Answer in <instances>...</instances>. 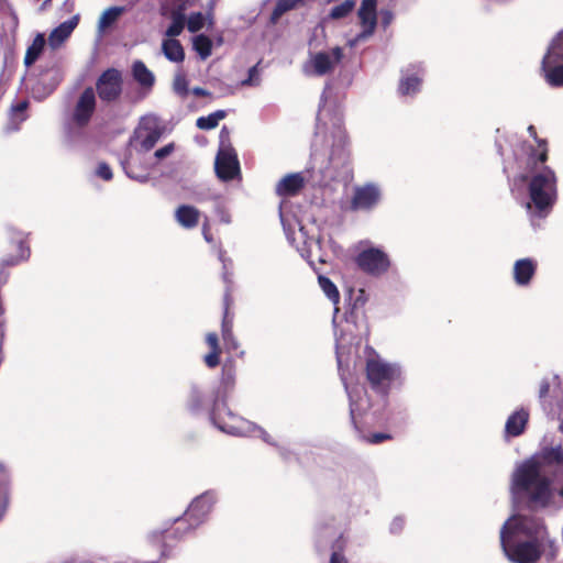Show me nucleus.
Returning a JSON list of instances; mask_svg holds the SVG:
<instances>
[{
	"label": "nucleus",
	"instance_id": "f257e3e1",
	"mask_svg": "<svg viewBox=\"0 0 563 563\" xmlns=\"http://www.w3.org/2000/svg\"><path fill=\"white\" fill-rule=\"evenodd\" d=\"M563 432V424L560 426ZM563 465L561 445L543 448L529 460L519 464L511 476V494L516 501H526L533 508L555 504V492L550 486L548 473L552 467ZM563 499V487L558 492Z\"/></svg>",
	"mask_w": 563,
	"mask_h": 563
},
{
	"label": "nucleus",
	"instance_id": "f03ea898",
	"mask_svg": "<svg viewBox=\"0 0 563 563\" xmlns=\"http://www.w3.org/2000/svg\"><path fill=\"white\" fill-rule=\"evenodd\" d=\"M545 529L534 517L516 515L510 517L500 530V544L509 561L534 563L540 558V541Z\"/></svg>",
	"mask_w": 563,
	"mask_h": 563
},
{
	"label": "nucleus",
	"instance_id": "7ed1b4c3",
	"mask_svg": "<svg viewBox=\"0 0 563 563\" xmlns=\"http://www.w3.org/2000/svg\"><path fill=\"white\" fill-rule=\"evenodd\" d=\"M316 136H322L324 142L332 140L333 148L330 154V163L339 167L346 162L347 154L344 148L345 134L343 130L342 112L338 107L327 106L324 96L321 98V104L317 115Z\"/></svg>",
	"mask_w": 563,
	"mask_h": 563
},
{
	"label": "nucleus",
	"instance_id": "20e7f679",
	"mask_svg": "<svg viewBox=\"0 0 563 563\" xmlns=\"http://www.w3.org/2000/svg\"><path fill=\"white\" fill-rule=\"evenodd\" d=\"M530 200L526 203L532 216L545 217L558 198V178L548 166L536 168L528 180Z\"/></svg>",
	"mask_w": 563,
	"mask_h": 563
},
{
	"label": "nucleus",
	"instance_id": "39448f33",
	"mask_svg": "<svg viewBox=\"0 0 563 563\" xmlns=\"http://www.w3.org/2000/svg\"><path fill=\"white\" fill-rule=\"evenodd\" d=\"M210 421L227 434L260 438L264 442L275 445L273 438L262 427L235 416L223 401H213Z\"/></svg>",
	"mask_w": 563,
	"mask_h": 563
},
{
	"label": "nucleus",
	"instance_id": "423d86ee",
	"mask_svg": "<svg viewBox=\"0 0 563 563\" xmlns=\"http://www.w3.org/2000/svg\"><path fill=\"white\" fill-rule=\"evenodd\" d=\"M401 367L389 363L372 351L366 360V376L371 385L379 390H386L389 385L401 378Z\"/></svg>",
	"mask_w": 563,
	"mask_h": 563
},
{
	"label": "nucleus",
	"instance_id": "0eeeda50",
	"mask_svg": "<svg viewBox=\"0 0 563 563\" xmlns=\"http://www.w3.org/2000/svg\"><path fill=\"white\" fill-rule=\"evenodd\" d=\"M541 70L550 86H563V29L550 42L542 58Z\"/></svg>",
	"mask_w": 563,
	"mask_h": 563
},
{
	"label": "nucleus",
	"instance_id": "6e6552de",
	"mask_svg": "<svg viewBox=\"0 0 563 563\" xmlns=\"http://www.w3.org/2000/svg\"><path fill=\"white\" fill-rule=\"evenodd\" d=\"M343 58V49L335 46L329 51L310 53L302 65V73L308 77H322L331 74Z\"/></svg>",
	"mask_w": 563,
	"mask_h": 563
},
{
	"label": "nucleus",
	"instance_id": "1a4fd4ad",
	"mask_svg": "<svg viewBox=\"0 0 563 563\" xmlns=\"http://www.w3.org/2000/svg\"><path fill=\"white\" fill-rule=\"evenodd\" d=\"M228 136L229 131L223 126L220 132V148L214 162L217 176L224 181L231 180L240 174V164L235 151L224 141Z\"/></svg>",
	"mask_w": 563,
	"mask_h": 563
},
{
	"label": "nucleus",
	"instance_id": "9d476101",
	"mask_svg": "<svg viewBox=\"0 0 563 563\" xmlns=\"http://www.w3.org/2000/svg\"><path fill=\"white\" fill-rule=\"evenodd\" d=\"M163 134V128L157 117L148 114L140 120L131 139V145L137 151H150L158 142Z\"/></svg>",
	"mask_w": 563,
	"mask_h": 563
},
{
	"label": "nucleus",
	"instance_id": "9b49d317",
	"mask_svg": "<svg viewBox=\"0 0 563 563\" xmlns=\"http://www.w3.org/2000/svg\"><path fill=\"white\" fill-rule=\"evenodd\" d=\"M280 221L287 236V240L303 255L310 253L312 247H319L320 240L314 235H309L306 227L298 220L290 221L285 213L280 212Z\"/></svg>",
	"mask_w": 563,
	"mask_h": 563
},
{
	"label": "nucleus",
	"instance_id": "f8f14e48",
	"mask_svg": "<svg viewBox=\"0 0 563 563\" xmlns=\"http://www.w3.org/2000/svg\"><path fill=\"white\" fill-rule=\"evenodd\" d=\"M217 500V493L214 490H207L190 503L186 510L189 530L196 529L207 520Z\"/></svg>",
	"mask_w": 563,
	"mask_h": 563
},
{
	"label": "nucleus",
	"instance_id": "ddd939ff",
	"mask_svg": "<svg viewBox=\"0 0 563 563\" xmlns=\"http://www.w3.org/2000/svg\"><path fill=\"white\" fill-rule=\"evenodd\" d=\"M355 263L360 269L372 276L384 275L390 266L388 255L378 247L363 250L357 254Z\"/></svg>",
	"mask_w": 563,
	"mask_h": 563
},
{
	"label": "nucleus",
	"instance_id": "4468645a",
	"mask_svg": "<svg viewBox=\"0 0 563 563\" xmlns=\"http://www.w3.org/2000/svg\"><path fill=\"white\" fill-rule=\"evenodd\" d=\"M97 99L93 88H86L77 98L71 115L70 125L76 129L86 128L96 110Z\"/></svg>",
	"mask_w": 563,
	"mask_h": 563
},
{
	"label": "nucleus",
	"instance_id": "2eb2a0df",
	"mask_svg": "<svg viewBox=\"0 0 563 563\" xmlns=\"http://www.w3.org/2000/svg\"><path fill=\"white\" fill-rule=\"evenodd\" d=\"M376 7L377 0L362 1L357 12L362 26V32L357 34V36L354 40L350 41V46H354L358 42L365 41L374 34L377 24Z\"/></svg>",
	"mask_w": 563,
	"mask_h": 563
},
{
	"label": "nucleus",
	"instance_id": "dca6fc26",
	"mask_svg": "<svg viewBox=\"0 0 563 563\" xmlns=\"http://www.w3.org/2000/svg\"><path fill=\"white\" fill-rule=\"evenodd\" d=\"M96 88L103 101H113L119 98L122 91V77L118 69H107L98 78Z\"/></svg>",
	"mask_w": 563,
	"mask_h": 563
},
{
	"label": "nucleus",
	"instance_id": "f3484780",
	"mask_svg": "<svg viewBox=\"0 0 563 563\" xmlns=\"http://www.w3.org/2000/svg\"><path fill=\"white\" fill-rule=\"evenodd\" d=\"M382 190L376 184L368 183L354 188L351 208L353 210L368 211L376 207L380 200Z\"/></svg>",
	"mask_w": 563,
	"mask_h": 563
},
{
	"label": "nucleus",
	"instance_id": "a211bd4d",
	"mask_svg": "<svg viewBox=\"0 0 563 563\" xmlns=\"http://www.w3.org/2000/svg\"><path fill=\"white\" fill-rule=\"evenodd\" d=\"M344 385L350 398L351 419L355 428H358L361 418L366 416L371 408L369 400L363 387L358 386L350 390L346 383H344Z\"/></svg>",
	"mask_w": 563,
	"mask_h": 563
},
{
	"label": "nucleus",
	"instance_id": "6ab92c4d",
	"mask_svg": "<svg viewBox=\"0 0 563 563\" xmlns=\"http://www.w3.org/2000/svg\"><path fill=\"white\" fill-rule=\"evenodd\" d=\"M538 262L531 257L520 258L514 263L512 277L519 287H528L537 272Z\"/></svg>",
	"mask_w": 563,
	"mask_h": 563
},
{
	"label": "nucleus",
	"instance_id": "aec40b11",
	"mask_svg": "<svg viewBox=\"0 0 563 563\" xmlns=\"http://www.w3.org/2000/svg\"><path fill=\"white\" fill-rule=\"evenodd\" d=\"M79 22V16L74 15L69 20L60 23L48 35V45L51 48L56 49L70 36Z\"/></svg>",
	"mask_w": 563,
	"mask_h": 563
},
{
	"label": "nucleus",
	"instance_id": "412c9836",
	"mask_svg": "<svg viewBox=\"0 0 563 563\" xmlns=\"http://www.w3.org/2000/svg\"><path fill=\"white\" fill-rule=\"evenodd\" d=\"M421 76L417 67L407 68L402 71L398 91L401 96H413L420 90Z\"/></svg>",
	"mask_w": 563,
	"mask_h": 563
},
{
	"label": "nucleus",
	"instance_id": "4be33fe9",
	"mask_svg": "<svg viewBox=\"0 0 563 563\" xmlns=\"http://www.w3.org/2000/svg\"><path fill=\"white\" fill-rule=\"evenodd\" d=\"M529 421V411L526 408L515 410L507 419L505 433L507 437H518L523 433Z\"/></svg>",
	"mask_w": 563,
	"mask_h": 563
},
{
	"label": "nucleus",
	"instance_id": "5701e85b",
	"mask_svg": "<svg viewBox=\"0 0 563 563\" xmlns=\"http://www.w3.org/2000/svg\"><path fill=\"white\" fill-rule=\"evenodd\" d=\"M200 211L189 205H181L175 211V219L185 229H192L199 222Z\"/></svg>",
	"mask_w": 563,
	"mask_h": 563
},
{
	"label": "nucleus",
	"instance_id": "b1692460",
	"mask_svg": "<svg viewBox=\"0 0 563 563\" xmlns=\"http://www.w3.org/2000/svg\"><path fill=\"white\" fill-rule=\"evenodd\" d=\"M302 186L303 177L301 174H289L278 181L276 192L279 196H292L297 194Z\"/></svg>",
	"mask_w": 563,
	"mask_h": 563
},
{
	"label": "nucleus",
	"instance_id": "393cba45",
	"mask_svg": "<svg viewBox=\"0 0 563 563\" xmlns=\"http://www.w3.org/2000/svg\"><path fill=\"white\" fill-rule=\"evenodd\" d=\"M199 0H169L163 7L166 16H180L186 19V12L198 4Z\"/></svg>",
	"mask_w": 563,
	"mask_h": 563
},
{
	"label": "nucleus",
	"instance_id": "a878e982",
	"mask_svg": "<svg viewBox=\"0 0 563 563\" xmlns=\"http://www.w3.org/2000/svg\"><path fill=\"white\" fill-rule=\"evenodd\" d=\"M162 52L169 62L183 63L185 59L184 48L176 38H164L162 42Z\"/></svg>",
	"mask_w": 563,
	"mask_h": 563
},
{
	"label": "nucleus",
	"instance_id": "bb28decb",
	"mask_svg": "<svg viewBox=\"0 0 563 563\" xmlns=\"http://www.w3.org/2000/svg\"><path fill=\"white\" fill-rule=\"evenodd\" d=\"M132 74L134 79L144 88H152L155 82L154 74L146 67V65L136 60L132 66Z\"/></svg>",
	"mask_w": 563,
	"mask_h": 563
},
{
	"label": "nucleus",
	"instance_id": "cd10ccee",
	"mask_svg": "<svg viewBox=\"0 0 563 563\" xmlns=\"http://www.w3.org/2000/svg\"><path fill=\"white\" fill-rule=\"evenodd\" d=\"M307 1L308 0H277L269 18L271 23L276 24L285 13L305 5Z\"/></svg>",
	"mask_w": 563,
	"mask_h": 563
},
{
	"label": "nucleus",
	"instance_id": "c85d7f7f",
	"mask_svg": "<svg viewBox=\"0 0 563 563\" xmlns=\"http://www.w3.org/2000/svg\"><path fill=\"white\" fill-rule=\"evenodd\" d=\"M206 342L210 347V352L205 356V363L209 368H214L220 363L221 349L217 333L210 332L206 335Z\"/></svg>",
	"mask_w": 563,
	"mask_h": 563
},
{
	"label": "nucleus",
	"instance_id": "c756f323",
	"mask_svg": "<svg viewBox=\"0 0 563 563\" xmlns=\"http://www.w3.org/2000/svg\"><path fill=\"white\" fill-rule=\"evenodd\" d=\"M209 397L205 395L199 388L192 387L187 398V409L197 415L205 410L206 404L209 401Z\"/></svg>",
	"mask_w": 563,
	"mask_h": 563
},
{
	"label": "nucleus",
	"instance_id": "7c9ffc66",
	"mask_svg": "<svg viewBox=\"0 0 563 563\" xmlns=\"http://www.w3.org/2000/svg\"><path fill=\"white\" fill-rule=\"evenodd\" d=\"M45 46V37L43 34H37L33 40V43L27 47L26 54L24 57L25 66H31L35 63V60L41 55L43 48Z\"/></svg>",
	"mask_w": 563,
	"mask_h": 563
},
{
	"label": "nucleus",
	"instance_id": "2f4dec72",
	"mask_svg": "<svg viewBox=\"0 0 563 563\" xmlns=\"http://www.w3.org/2000/svg\"><path fill=\"white\" fill-rule=\"evenodd\" d=\"M227 117L224 110H217L207 117H200L196 121V125L200 130H212L218 126L219 122Z\"/></svg>",
	"mask_w": 563,
	"mask_h": 563
},
{
	"label": "nucleus",
	"instance_id": "473e14b6",
	"mask_svg": "<svg viewBox=\"0 0 563 563\" xmlns=\"http://www.w3.org/2000/svg\"><path fill=\"white\" fill-rule=\"evenodd\" d=\"M232 327V319H230L228 313L225 312L222 320V340L224 342L225 347L229 351H234L239 346V343L233 335Z\"/></svg>",
	"mask_w": 563,
	"mask_h": 563
},
{
	"label": "nucleus",
	"instance_id": "72a5a7b5",
	"mask_svg": "<svg viewBox=\"0 0 563 563\" xmlns=\"http://www.w3.org/2000/svg\"><path fill=\"white\" fill-rule=\"evenodd\" d=\"M528 132L530 136H532L538 143V147L531 153L530 159L534 161L536 163L544 164L548 158V148L545 141L537 139V131L533 125H530L528 128Z\"/></svg>",
	"mask_w": 563,
	"mask_h": 563
},
{
	"label": "nucleus",
	"instance_id": "f704fd0d",
	"mask_svg": "<svg viewBox=\"0 0 563 563\" xmlns=\"http://www.w3.org/2000/svg\"><path fill=\"white\" fill-rule=\"evenodd\" d=\"M123 11L124 8L122 7H110L104 10L98 22L99 30L103 31L111 26L120 18Z\"/></svg>",
	"mask_w": 563,
	"mask_h": 563
},
{
	"label": "nucleus",
	"instance_id": "c9c22d12",
	"mask_svg": "<svg viewBox=\"0 0 563 563\" xmlns=\"http://www.w3.org/2000/svg\"><path fill=\"white\" fill-rule=\"evenodd\" d=\"M172 537L167 530H154L150 533L148 540L161 550V558L167 556V540Z\"/></svg>",
	"mask_w": 563,
	"mask_h": 563
},
{
	"label": "nucleus",
	"instance_id": "e433bc0d",
	"mask_svg": "<svg viewBox=\"0 0 563 563\" xmlns=\"http://www.w3.org/2000/svg\"><path fill=\"white\" fill-rule=\"evenodd\" d=\"M192 45L201 59H207L212 53V41L207 35H196Z\"/></svg>",
	"mask_w": 563,
	"mask_h": 563
},
{
	"label": "nucleus",
	"instance_id": "4c0bfd02",
	"mask_svg": "<svg viewBox=\"0 0 563 563\" xmlns=\"http://www.w3.org/2000/svg\"><path fill=\"white\" fill-rule=\"evenodd\" d=\"M319 286L333 305L340 301V294L336 286L325 276H319Z\"/></svg>",
	"mask_w": 563,
	"mask_h": 563
},
{
	"label": "nucleus",
	"instance_id": "58836bf2",
	"mask_svg": "<svg viewBox=\"0 0 563 563\" xmlns=\"http://www.w3.org/2000/svg\"><path fill=\"white\" fill-rule=\"evenodd\" d=\"M13 239L18 243V254L15 257H9L4 260V263L7 265H15L20 262L26 261L30 256V249L26 245H24L21 234H18Z\"/></svg>",
	"mask_w": 563,
	"mask_h": 563
},
{
	"label": "nucleus",
	"instance_id": "ea45409f",
	"mask_svg": "<svg viewBox=\"0 0 563 563\" xmlns=\"http://www.w3.org/2000/svg\"><path fill=\"white\" fill-rule=\"evenodd\" d=\"M354 0H344L342 3L333 7L329 13V16L333 20H339L346 16L354 8Z\"/></svg>",
	"mask_w": 563,
	"mask_h": 563
},
{
	"label": "nucleus",
	"instance_id": "a19ab883",
	"mask_svg": "<svg viewBox=\"0 0 563 563\" xmlns=\"http://www.w3.org/2000/svg\"><path fill=\"white\" fill-rule=\"evenodd\" d=\"M172 20L170 25L167 27L165 32L166 38H175L180 35L185 25L186 19H181L180 16H168Z\"/></svg>",
	"mask_w": 563,
	"mask_h": 563
},
{
	"label": "nucleus",
	"instance_id": "79ce46f5",
	"mask_svg": "<svg viewBox=\"0 0 563 563\" xmlns=\"http://www.w3.org/2000/svg\"><path fill=\"white\" fill-rule=\"evenodd\" d=\"M173 89L175 93L181 98H185L189 93L188 80L186 79L184 73L178 71L175 74Z\"/></svg>",
	"mask_w": 563,
	"mask_h": 563
},
{
	"label": "nucleus",
	"instance_id": "37998d69",
	"mask_svg": "<svg viewBox=\"0 0 563 563\" xmlns=\"http://www.w3.org/2000/svg\"><path fill=\"white\" fill-rule=\"evenodd\" d=\"M122 166H123V169H124L126 176L129 178L133 179V180H136V181L143 184V183H146L148 180V178H150L148 177V173H146V172L136 173L134 170V167H133V165H132L130 159L124 161L122 163Z\"/></svg>",
	"mask_w": 563,
	"mask_h": 563
},
{
	"label": "nucleus",
	"instance_id": "c03bdc74",
	"mask_svg": "<svg viewBox=\"0 0 563 563\" xmlns=\"http://www.w3.org/2000/svg\"><path fill=\"white\" fill-rule=\"evenodd\" d=\"M187 29L191 33L200 31L205 25V16L201 12L192 13L186 19Z\"/></svg>",
	"mask_w": 563,
	"mask_h": 563
},
{
	"label": "nucleus",
	"instance_id": "a18cd8bd",
	"mask_svg": "<svg viewBox=\"0 0 563 563\" xmlns=\"http://www.w3.org/2000/svg\"><path fill=\"white\" fill-rule=\"evenodd\" d=\"M26 109H27L26 101H21L12 107V109H11L12 120L16 121V126L14 129H18V124L23 122L26 119V115H25Z\"/></svg>",
	"mask_w": 563,
	"mask_h": 563
},
{
	"label": "nucleus",
	"instance_id": "49530a36",
	"mask_svg": "<svg viewBox=\"0 0 563 563\" xmlns=\"http://www.w3.org/2000/svg\"><path fill=\"white\" fill-rule=\"evenodd\" d=\"M346 343H347V340L345 339V336L343 334H341L340 336L336 335V361H338V366H339L340 371L345 361Z\"/></svg>",
	"mask_w": 563,
	"mask_h": 563
},
{
	"label": "nucleus",
	"instance_id": "de8ad7c7",
	"mask_svg": "<svg viewBox=\"0 0 563 563\" xmlns=\"http://www.w3.org/2000/svg\"><path fill=\"white\" fill-rule=\"evenodd\" d=\"M261 84V76L257 68V65L251 67L249 69V76L244 80L241 81L242 86L257 87Z\"/></svg>",
	"mask_w": 563,
	"mask_h": 563
},
{
	"label": "nucleus",
	"instance_id": "09e8293b",
	"mask_svg": "<svg viewBox=\"0 0 563 563\" xmlns=\"http://www.w3.org/2000/svg\"><path fill=\"white\" fill-rule=\"evenodd\" d=\"M96 175L106 181L111 180L113 177L110 166L103 162L98 164V166L96 168Z\"/></svg>",
	"mask_w": 563,
	"mask_h": 563
},
{
	"label": "nucleus",
	"instance_id": "8fccbe9b",
	"mask_svg": "<svg viewBox=\"0 0 563 563\" xmlns=\"http://www.w3.org/2000/svg\"><path fill=\"white\" fill-rule=\"evenodd\" d=\"M405 527V519L401 516L395 517L389 526V530L391 533L397 534L402 531Z\"/></svg>",
	"mask_w": 563,
	"mask_h": 563
},
{
	"label": "nucleus",
	"instance_id": "3c124183",
	"mask_svg": "<svg viewBox=\"0 0 563 563\" xmlns=\"http://www.w3.org/2000/svg\"><path fill=\"white\" fill-rule=\"evenodd\" d=\"M174 151V144L173 143H169L161 148H158L155 153H154V156L155 158L157 159H163L167 156H169Z\"/></svg>",
	"mask_w": 563,
	"mask_h": 563
},
{
	"label": "nucleus",
	"instance_id": "603ef678",
	"mask_svg": "<svg viewBox=\"0 0 563 563\" xmlns=\"http://www.w3.org/2000/svg\"><path fill=\"white\" fill-rule=\"evenodd\" d=\"M550 390V383L548 379H542L539 387V399L544 401Z\"/></svg>",
	"mask_w": 563,
	"mask_h": 563
},
{
	"label": "nucleus",
	"instance_id": "864d4df0",
	"mask_svg": "<svg viewBox=\"0 0 563 563\" xmlns=\"http://www.w3.org/2000/svg\"><path fill=\"white\" fill-rule=\"evenodd\" d=\"M222 380L225 386H232L234 383V376L231 372L223 371Z\"/></svg>",
	"mask_w": 563,
	"mask_h": 563
},
{
	"label": "nucleus",
	"instance_id": "5fc2aeb1",
	"mask_svg": "<svg viewBox=\"0 0 563 563\" xmlns=\"http://www.w3.org/2000/svg\"><path fill=\"white\" fill-rule=\"evenodd\" d=\"M388 438L387 434H384V433H374L371 438H369V442L372 443H380L383 442L384 440H386Z\"/></svg>",
	"mask_w": 563,
	"mask_h": 563
},
{
	"label": "nucleus",
	"instance_id": "6e6d98bb",
	"mask_svg": "<svg viewBox=\"0 0 563 563\" xmlns=\"http://www.w3.org/2000/svg\"><path fill=\"white\" fill-rule=\"evenodd\" d=\"M330 563H347V562L343 555L334 552L331 556Z\"/></svg>",
	"mask_w": 563,
	"mask_h": 563
},
{
	"label": "nucleus",
	"instance_id": "4d7b16f0",
	"mask_svg": "<svg viewBox=\"0 0 563 563\" xmlns=\"http://www.w3.org/2000/svg\"><path fill=\"white\" fill-rule=\"evenodd\" d=\"M191 92L195 95V96H198V97H205V96H209L210 92L207 91L206 89L203 88H200V87H196L191 90Z\"/></svg>",
	"mask_w": 563,
	"mask_h": 563
},
{
	"label": "nucleus",
	"instance_id": "13d9d810",
	"mask_svg": "<svg viewBox=\"0 0 563 563\" xmlns=\"http://www.w3.org/2000/svg\"><path fill=\"white\" fill-rule=\"evenodd\" d=\"M208 224L205 223L203 227H202V234H203V238L205 240L210 243L212 241V236L209 234V231H208Z\"/></svg>",
	"mask_w": 563,
	"mask_h": 563
},
{
	"label": "nucleus",
	"instance_id": "bf43d9fd",
	"mask_svg": "<svg viewBox=\"0 0 563 563\" xmlns=\"http://www.w3.org/2000/svg\"><path fill=\"white\" fill-rule=\"evenodd\" d=\"M393 19V14L389 11L383 12V23L388 25Z\"/></svg>",
	"mask_w": 563,
	"mask_h": 563
},
{
	"label": "nucleus",
	"instance_id": "052dcab7",
	"mask_svg": "<svg viewBox=\"0 0 563 563\" xmlns=\"http://www.w3.org/2000/svg\"><path fill=\"white\" fill-rule=\"evenodd\" d=\"M5 510V504L3 501H0V519L2 518Z\"/></svg>",
	"mask_w": 563,
	"mask_h": 563
},
{
	"label": "nucleus",
	"instance_id": "680f3d73",
	"mask_svg": "<svg viewBox=\"0 0 563 563\" xmlns=\"http://www.w3.org/2000/svg\"><path fill=\"white\" fill-rule=\"evenodd\" d=\"M0 472L1 473H5L7 472L5 465L3 463H1V462H0Z\"/></svg>",
	"mask_w": 563,
	"mask_h": 563
},
{
	"label": "nucleus",
	"instance_id": "e2e57ef3",
	"mask_svg": "<svg viewBox=\"0 0 563 563\" xmlns=\"http://www.w3.org/2000/svg\"><path fill=\"white\" fill-rule=\"evenodd\" d=\"M221 220L224 221L225 223L230 222V219L228 217H222Z\"/></svg>",
	"mask_w": 563,
	"mask_h": 563
},
{
	"label": "nucleus",
	"instance_id": "0e129e2a",
	"mask_svg": "<svg viewBox=\"0 0 563 563\" xmlns=\"http://www.w3.org/2000/svg\"><path fill=\"white\" fill-rule=\"evenodd\" d=\"M5 280H7V276L0 278L1 283H4Z\"/></svg>",
	"mask_w": 563,
	"mask_h": 563
},
{
	"label": "nucleus",
	"instance_id": "69168bd1",
	"mask_svg": "<svg viewBox=\"0 0 563 563\" xmlns=\"http://www.w3.org/2000/svg\"><path fill=\"white\" fill-rule=\"evenodd\" d=\"M144 563H157V562L152 561V562H144Z\"/></svg>",
	"mask_w": 563,
	"mask_h": 563
}]
</instances>
